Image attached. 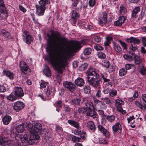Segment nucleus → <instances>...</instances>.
<instances>
[{"label":"nucleus","mask_w":146,"mask_h":146,"mask_svg":"<svg viewBox=\"0 0 146 146\" xmlns=\"http://www.w3.org/2000/svg\"><path fill=\"white\" fill-rule=\"evenodd\" d=\"M102 65L107 68L109 67L110 64L109 61L107 60H104V62L102 63Z\"/></svg>","instance_id":"e433bc0d"},{"label":"nucleus","mask_w":146,"mask_h":146,"mask_svg":"<svg viewBox=\"0 0 146 146\" xmlns=\"http://www.w3.org/2000/svg\"><path fill=\"white\" fill-rule=\"evenodd\" d=\"M51 34H47L48 37V46L50 51L48 60L52 65L55 67L59 74L62 73L67 66L66 56L73 54L75 50L79 49L84 45H86V40L76 42L72 48L68 46V39L62 37L60 33L57 31L51 30Z\"/></svg>","instance_id":"f257e3e1"},{"label":"nucleus","mask_w":146,"mask_h":146,"mask_svg":"<svg viewBox=\"0 0 146 146\" xmlns=\"http://www.w3.org/2000/svg\"><path fill=\"white\" fill-rule=\"evenodd\" d=\"M8 139L4 137H0V145L2 146L6 145L8 144Z\"/></svg>","instance_id":"5701e85b"},{"label":"nucleus","mask_w":146,"mask_h":146,"mask_svg":"<svg viewBox=\"0 0 146 146\" xmlns=\"http://www.w3.org/2000/svg\"><path fill=\"white\" fill-rule=\"evenodd\" d=\"M80 17L79 13L77 11L76 9L72 11L71 17V21L72 24L76 23L77 20Z\"/></svg>","instance_id":"9d476101"},{"label":"nucleus","mask_w":146,"mask_h":146,"mask_svg":"<svg viewBox=\"0 0 146 146\" xmlns=\"http://www.w3.org/2000/svg\"><path fill=\"white\" fill-rule=\"evenodd\" d=\"M117 110L119 112L123 114H124L125 113V111L123 110L121 106H116Z\"/></svg>","instance_id":"3c124183"},{"label":"nucleus","mask_w":146,"mask_h":146,"mask_svg":"<svg viewBox=\"0 0 146 146\" xmlns=\"http://www.w3.org/2000/svg\"><path fill=\"white\" fill-rule=\"evenodd\" d=\"M72 8L73 7H76L77 6L80 1V0H73L72 1Z\"/></svg>","instance_id":"c03bdc74"},{"label":"nucleus","mask_w":146,"mask_h":146,"mask_svg":"<svg viewBox=\"0 0 146 146\" xmlns=\"http://www.w3.org/2000/svg\"><path fill=\"white\" fill-rule=\"evenodd\" d=\"M94 39L95 42H99L101 40V37L98 36H96L94 37Z\"/></svg>","instance_id":"052dcab7"},{"label":"nucleus","mask_w":146,"mask_h":146,"mask_svg":"<svg viewBox=\"0 0 146 146\" xmlns=\"http://www.w3.org/2000/svg\"><path fill=\"white\" fill-rule=\"evenodd\" d=\"M23 89L20 87H15V89L14 96L13 94H11L9 96L7 97V99L9 100H14L17 99H19L24 95Z\"/></svg>","instance_id":"39448f33"},{"label":"nucleus","mask_w":146,"mask_h":146,"mask_svg":"<svg viewBox=\"0 0 146 146\" xmlns=\"http://www.w3.org/2000/svg\"><path fill=\"white\" fill-rule=\"evenodd\" d=\"M87 126L88 128L92 131H94L96 128L94 123L92 121H89L87 123Z\"/></svg>","instance_id":"bb28decb"},{"label":"nucleus","mask_w":146,"mask_h":146,"mask_svg":"<svg viewBox=\"0 0 146 146\" xmlns=\"http://www.w3.org/2000/svg\"><path fill=\"white\" fill-rule=\"evenodd\" d=\"M101 75L104 82H108L110 81V80L108 78V75L106 73H102L101 74Z\"/></svg>","instance_id":"7c9ffc66"},{"label":"nucleus","mask_w":146,"mask_h":146,"mask_svg":"<svg viewBox=\"0 0 146 146\" xmlns=\"http://www.w3.org/2000/svg\"><path fill=\"white\" fill-rule=\"evenodd\" d=\"M68 122L71 125L77 129H78L79 128V123L73 120H68Z\"/></svg>","instance_id":"b1692460"},{"label":"nucleus","mask_w":146,"mask_h":146,"mask_svg":"<svg viewBox=\"0 0 146 146\" xmlns=\"http://www.w3.org/2000/svg\"><path fill=\"white\" fill-rule=\"evenodd\" d=\"M130 50L132 51H134L137 49V48L136 46H133V44H132L129 47Z\"/></svg>","instance_id":"0e129e2a"},{"label":"nucleus","mask_w":146,"mask_h":146,"mask_svg":"<svg viewBox=\"0 0 146 146\" xmlns=\"http://www.w3.org/2000/svg\"><path fill=\"white\" fill-rule=\"evenodd\" d=\"M92 52V49L89 48H87L85 49L84 51V54L85 55H88L90 54Z\"/></svg>","instance_id":"58836bf2"},{"label":"nucleus","mask_w":146,"mask_h":146,"mask_svg":"<svg viewBox=\"0 0 146 146\" xmlns=\"http://www.w3.org/2000/svg\"><path fill=\"white\" fill-rule=\"evenodd\" d=\"M72 141L74 143L81 141L80 138L79 137H77L75 136H74L72 137Z\"/></svg>","instance_id":"79ce46f5"},{"label":"nucleus","mask_w":146,"mask_h":146,"mask_svg":"<svg viewBox=\"0 0 146 146\" xmlns=\"http://www.w3.org/2000/svg\"><path fill=\"white\" fill-rule=\"evenodd\" d=\"M112 41V38L111 37L107 38L106 40L104 42L105 45L108 46L110 44Z\"/></svg>","instance_id":"f704fd0d"},{"label":"nucleus","mask_w":146,"mask_h":146,"mask_svg":"<svg viewBox=\"0 0 146 146\" xmlns=\"http://www.w3.org/2000/svg\"><path fill=\"white\" fill-rule=\"evenodd\" d=\"M134 65L133 64H127L125 65V69L127 70H129L133 67Z\"/></svg>","instance_id":"4d7b16f0"},{"label":"nucleus","mask_w":146,"mask_h":146,"mask_svg":"<svg viewBox=\"0 0 146 146\" xmlns=\"http://www.w3.org/2000/svg\"><path fill=\"white\" fill-rule=\"evenodd\" d=\"M96 3V0H89V6L91 7H92L95 5Z\"/></svg>","instance_id":"864d4df0"},{"label":"nucleus","mask_w":146,"mask_h":146,"mask_svg":"<svg viewBox=\"0 0 146 146\" xmlns=\"http://www.w3.org/2000/svg\"><path fill=\"white\" fill-rule=\"evenodd\" d=\"M107 15L106 12H103L101 14L98 20V23L100 25L103 26L106 23Z\"/></svg>","instance_id":"1a4fd4ad"},{"label":"nucleus","mask_w":146,"mask_h":146,"mask_svg":"<svg viewBox=\"0 0 146 146\" xmlns=\"http://www.w3.org/2000/svg\"><path fill=\"white\" fill-rule=\"evenodd\" d=\"M140 73L142 75H146V68L143 66L140 70Z\"/></svg>","instance_id":"de8ad7c7"},{"label":"nucleus","mask_w":146,"mask_h":146,"mask_svg":"<svg viewBox=\"0 0 146 146\" xmlns=\"http://www.w3.org/2000/svg\"><path fill=\"white\" fill-rule=\"evenodd\" d=\"M24 106L25 105L23 102L20 101H17L14 104L13 108L16 111H19L23 109Z\"/></svg>","instance_id":"ddd939ff"},{"label":"nucleus","mask_w":146,"mask_h":146,"mask_svg":"<svg viewBox=\"0 0 146 146\" xmlns=\"http://www.w3.org/2000/svg\"><path fill=\"white\" fill-rule=\"evenodd\" d=\"M86 108L87 109L93 108V104L92 102L90 101H87L86 103Z\"/></svg>","instance_id":"4c0bfd02"},{"label":"nucleus","mask_w":146,"mask_h":146,"mask_svg":"<svg viewBox=\"0 0 146 146\" xmlns=\"http://www.w3.org/2000/svg\"><path fill=\"white\" fill-rule=\"evenodd\" d=\"M5 91V87L3 85H0V92H4Z\"/></svg>","instance_id":"69168bd1"},{"label":"nucleus","mask_w":146,"mask_h":146,"mask_svg":"<svg viewBox=\"0 0 146 146\" xmlns=\"http://www.w3.org/2000/svg\"><path fill=\"white\" fill-rule=\"evenodd\" d=\"M113 47L114 50L117 52H119L121 50V48L120 46L117 44L113 42Z\"/></svg>","instance_id":"c756f323"},{"label":"nucleus","mask_w":146,"mask_h":146,"mask_svg":"<svg viewBox=\"0 0 146 146\" xmlns=\"http://www.w3.org/2000/svg\"><path fill=\"white\" fill-rule=\"evenodd\" d=\"M99 143L100 144H107V141L105 139L102 138H100L99 139Z\"/></svg>","instance_id":"bf43d9fd"},{"label":"nucleus","mask_w":146,"mask_h":146,"mask_svg":"<svg viewBox=\"0 0 146 146\" xmlns=\"http://www.w3.org/2000/svg\"><path fill=\"white\" fill-rule=\"evenodd\" d=\"M88 109L86 107L82 108H79L78 109V111L80 113H83L84 112L86 111Z\"/></svg>","instance_id":"6e6d98bb"},{"label":"nucleus","mask_w":146,"mask_h":146,"mask_svg":"<svg viewBox=\"0 0 146 146\" xmlns=\"http://www.w3.org/2000/svg\"><path fill=\"white\" fill-rule=\"evenodd\" d=\"M106 119L108 121L111 122L113 121L115 119V116L113 115H108Z\"/></svg>","instance_id":"ea45409f"},{"label":"nucleus","mask_w":146,"mask_h":146,"mask_svg":"<svg viewBox=\"0 0 146 146\" xmlns=\"http://www.w3.org/2000/svg\"><path fill=\"white\" fill-rule=\"evenodd\" d=\"M124 58L128 61H131L133 60V57L131 56L128 55L126 54H125L123 55Z\"/></svg>","instance_id":"37998d69"},{"label":"nucleus","mask_w":146,"mask_h":146,"mask_svg":"<svg viewBox=\"0 0 146 146\" xmlns=\"http://www.w3.org/2000/svg\"><path fill=\"white\" fill-rule=\"evenodd\" d=\"M127 41L128 43H133L134 45L135 44H139L140 43V40L139 39L133 38L132 37H130L129 38L127 39Z\"/></svg>","instance_id":"f3484780"},{"label":"nucleus","mask_w":146,"mask_h":146,"mask_svg":"<svg viewBox=\"0 0 146 146\" xmlns=\"http://www.w3.org/2000/svg\"><path fill=\"white\" fill-rule=\"evenodd\" d=\"M3 74L11 80L13 78V74L8 70H4Z\"/></svg>","instance_id":"aec40b11"},{"label":"nucleus","mask_w":146,"mask_h":146,"mask_svg":"<svg viewBox=\"0 0 146 146\" xmlns=\"http://www.w3.org/2000/svg\"><path fill=\"white\" fill-rule=\"evenodd\" d=\"M131 55H132V56L134 58L135 64H139L141 62V60L140 57L135 55L134 53H132L131 54Z\"/></svg>","instance_id":"cd10ccee"},{"label":"nucleus","mask_w":146,"mask_h":146,"mask_svg":"<svg viewBox=\"0 0 146 146\" xmlns=\"http://www.w3.org/2000/svg\"><path fill=\"white\" fill-rule=\"evenodd\" d=\"M142 41L144 46L146 47V37H144L142 38Z\"/></svg>","instance_id":"774afa93"},{"label":"nucleus","mask_w":146,"mask_h":146,"mask_svg":"<svg viewBox=\"0 0 146 146\" xmlns=\"http://www.w3.org/2000/svg\"><path fill=\"white\" fill-rule=\"evenodd\" d=\"M43 72L47 76H51V72L49 67L47 65L46 66L43 70Z\"/></svg>","instance_id":"c85d7f7f"},{"label":"nucleus","mask_w":146,"mask_h":146,"mask_svg":"<svg viewBox=\"0 0 146 146\" xmlns=\"http://www.w3.org/2000/svg\"><path fill=\"white\" fill-rule=\"evenodd\" d=\"M112 128L114 133H121L122 128L121 125L120 123L118 122L115 123V124L112 126Z\"/></svg>","instance_id":"f8f14e48"},{"label":"nucleus","mask_w":146,"mask_h":146,"mask_svg":"<svg viewBox=\"0 0 146 146\" xmlns=\"http://www.w3.org/2000/svg\"><path fill=\"white\" fill-rule=\"evenodd\" d=\"M24 125H25V127H27L30 132L29 140H38L39 139V135L41 133L42 129L41 125L40 123H36L33 126L30 122H27L24 123Z\"/></svg>","instance_id":"f03ea898"},{"label":"nucleus","mask_w":146,"mask_h":146,"mask_svg":"<svg viewBox=\"0 0 146 146\" xmlns=\"http://www.w3.org/2000/svg\"><path fill=\"white\" fill-rule=\"evenodd\" d=\"M0 19L2 20L5 19L8 16V13L7 10L5 9L3 11H0Z\"/></svg>","instance_id":"393cba45"},{"label":"nucleus","mask_w":146,"mask_h":146,"mask_svg":"<svg viewBox=\"0 0 146 146\" xmlns=\"http://www.w3.org/2000/svg\"><path fill=\"white\" fill-rule=\"evenodd\" d=\"M87 116H89L92 117L94 119L96 118L97 114L95 111L91 113H87Z\"/></svg>","instance_id":"09e8293b"},{"label":"nucleus","mask_w":146,"mask_h":146,"mask_svg":"<svg viewBox=\"0 0 146 146\" xmlns=\"http://www.w3.org/2000/svg\"><path fill=\"white\" fill-rule=\"evenodd\" d=\"M75 83L76 85L79 86H82L84 84V80L81 78H78L75 81Z\"/></svg>","instance_id":"6ab92c4d"},{"label":"nucleus","mask_w":146,"mask_h":146,"mask_svg":"<svg viewBox=\"0 0 146 146\" xmlns=\"http://www.w3.org/2000/svg\"><path fill=\"white\" fill-rule=\"evenodd\" d=\"M19 140L21 141V142H22V143L26 142L28 141V140H27L26 139H25V138H24L23 137L22 135H20L19 136Z\"/></svg>","instance_id":"13d9d810"},{"label":"nucleus","mask_w":146,"mask_h":146,"mask_svg":"<svg viewBox=\"0 0 146 146\" xmlns=\"http://www.w3.org/2000/svg\"><path fill=\"white\" fill-rule=\"evenodd\" d=\"M90 86H85L84 88V90L85 93H88L90 92L91 90L89 89Z\"/></svg>","instance_id":"680f3d73"},{"label":"nucleus","mask_w":146,"mask_h":146,"mask_svg":"<svg viewBox=\"0 0 146 146\" xmlns=\"http://www.w3.org/2000/svg\"><path fill=\"white\" fill-rule=\"evenodd\" d=\"M117 93V91L115 90H113L109 93V95L110 96L113 97L116 96Z\"/></svg>","instance_id":"603ef678"},{"label":"nucleus","mask_w":146,"mask_h":146,"mask_svg":"<svg viewBox=\"0 0 146 146\" xmlns=\"http://www.w3.org/2000/svg\"><path fill=\"white\" fill-rule=\"evenodd\" d=\"M127 71L124 68L121 69L119 71V75L120 76H125L127 73Z\"/></svg>","instance_id":"2f4dec72"},{"label":"nucleus","mask_w":146,"mask_h":146,"mask_svg":"<svg viewBox=\"0 0 146 146\" xmlns=\"http://www.w3.org/2000/svg\"><path fill=\"white\" fill-rule=\"evenodd\" d=\"M23 39L27 44H30L33 41V38L29 33L27 31H25L22 35Z\"/></svg>","instance_id":"0eeeda50"},{"label":"nucleus","mask_w":146,"mask_h":146,"mask_svg":"<svg viewBox=\"0 0 146 146\" xmlns=\"http://www.w3.org/2000/svg\"><path fill=\"white\" fill-rule=\"evenodd\" d=\"M119 41L122 46L123 49L126 50L127 49V44L126 43L122 42L121 40H119Z\"/></svg>","instance_id":"8fccbe9b"},{"label":"nucleus","mask_w":146,"mask_h":146,"mask_svg":"<svg viewBox=\"0 0 146 146\" xmlns=\"http://www.w3.org/2000/svg\"><path fill=\"white\" fill-rule=\"evenodd\" d=\"M126 8L123 5H121L120 7L119 10V13L122 15H125L127 12Z\"/></svg>","instance_id":"473e14b6"},{"label":"nucleus","mask_w":146,"mask_h":146,"mask_svg":"<svg viewBox=\"0 0 146 146\" xmlns=\"http://www.w3.org/2000/svg\"><path fill=\"white\" fill-rule=\"evenodd\" d=\"M50 3V0H40L38 1L39 5H35L36 14L38 16L43 15L46 9V6L49 5Z\"/></svg>","instance_id":"20e7f679"},{"label":"nucleus","mask_w":146,"mask_h":146,"mask_svg":"<svg viewBox=\"0 0 146 146\" xmlns=\"http://www.w3.org/2000/svg\"><path fill=\"white\" fill-rule=\"evenodd\" d=\"M5 9H6L3 0H0V11H3Z\"/></svg>","instance_id":"72a5a7b5"},{"label":"nucleus","mask_w":146,"mask_h":146,"mask_svg":"<svg viewBox=\"0 0 146 146\" xmlns=\"http://www.w3.org/2000/svg\"><path fill=\"white\" fill-rule=\"evenodd\" d=\"M11 119L12 118L10 116L6 115L3 118L2 120L3 124L7 125L10 123Z\"/></svg>","instance_id":"a211bd4d"},{"label":"nucleus","mask_w":146,"mask_h":146,"mask_svg":"<svg viewBox=\"0 0 146 146\" xmlns=\"http://www.w3.org/2000/svg\"><path fill=\"white\" fill-rule=\"evenodd\" d=\"M20 69L22 72L25 74H29L31 72V70L29 68L28 65L22 67L20 68Z\"/></svg>","instance_id":"4be33fe9"},{"label":"nucleus","mask_w":146,"mask_h":146,"mask_svg":"<svg viewBox=\"0 0 146 146\" xmlns=\"http://www.w3.org/2000/svg\"><path fill=\"white\" fill-rule=\"evenodd\" d=\"M27 65L26 63L24 61H21L20 62L19 66L20 68L22 67V66H24Z\"/></svg>","instance_id":"e2e57ef3"},{"label":"nucleus","mask_w":146,"mask_h":146,"mask_svg":"<svg viewBox=\"0 0 146 146\" xmlns=\"http://www.w3.org/2000/svg\"><path fill=\"white\" fill-rule=\"evenodd\" d=\"M140 11V8L139 7H135L132 11L131 17L134 18H136L137 14Z\"/></svg>","instance_id":"a878e982"},{"label":"nucleus","mask_w":146,"mask_h":146,"mask_svg":"<svg viewBox=\"0 0 146 146\" xmlns=\"http://www.w3.org/2000/svg\"><path fill=\"white\" fill-rule=\"evenodd\" d=\"M1 35L6 40L9 39H12L13 37L11 36V34L8 31L5 29H2L1 31Z\"/></svg>","instance_id":"9b49d317"},{"label":"nucleus","mask_w":146,"mask_h":146,"mask_svg":"<svg viewBox=\"0 0 146 146\" xmlns=\"http://www.w3.org/2000/svg\"><path fill=\"white\" fill-rule=\"evenodd\" d=\"M20 10L22 11L23 13H24L26 12V9L23 7L22 5H20L19 6Z\"/></svg>","instance_id":"338daca9"},{"label":"nucleus","mask_w":146,"mask_h":146,"mask_svg":"<svg viewBox=\"0 0 146 146\" xmlns=\"http://www.w3.org/2000/svg\"><path fill=\"white\" fill-rule=\"evenodd\" d=\"M98 127L99 130L102 132L106 137H109L110 135V133L102 125H98Z\"/></svg>","instance_id":"2eb2a0df"},{"label":"nucleus","mask_w":146,"mask_h":146,"mask_svg":"<svg viewBox=\"0 0 146 146\" xmlns=\"http://www.w3.org/2000/svg\"><path fill=\"white\" fill-rule=\"evenodd\" d=\"M41 81L42 82H41L40 84V88H45L47 85L48 84V83L42 80H41Z\"/></svg>","instance_id":"49530a36"},{"label":"nucleus","mask_w":146,"mask_h":146,"mask_svg":"<svg viewBox=\"0 0 146 146\" xmlns=\"http://www.w3.org/2000/svg\"><path fill=\"white\" fill-rule=\"evenodd\" d=\"M97 55L100 58L104 59L106 58V54L104 52H100L98 53Z\"/></svg>","instance_id":"c9c22d12"},{"label":"nucleus","mask_w":146,"mask_h":146,"mask_svg":"<svg viewBox=\"0 0 146 146\" xmlns=\"http://www.w3.org/2000/svg\"><path fill=\"white\" fill-rule=\"evenodd\" d=\"M126 19V17L124 16H120L118 19L114 23V25L116 26H120L124 23Z\"/></svg>","instance_id":"4468645a"},{"label":"nucleus","mask_w":146,"mask_h":146,"mask_svg":"<svg viewBox=\"0 0 146 146\" xmlns=\"http://www.w3.org/2000/svg\"><path fill=\"white\" fill-rule=\"evenodd\" d=\"M94 48L97 50H103L104 49L103 48L102 46L98 45H95Z\"/></svg>","instance_id":"5fc2aeb1"},{"label":"nucleus","mask_w":146,"mask_h":146,"mask_svg":"<svg viewBox=\"0 0 146 146\" xmlns=\"http://www.w3.org/2000/svg\"><path fill=\"white\" fill-rule=\"evenodd\" d=\"M25 126L24 125V123L21 124H19L15 127V129L16 131L18 133H22L24 130Z\"/></svg>","instance_id":"412c9836"},{"label":"nucleus","mask_w":146,"mask_h":146,"mask_svg":"<svg viewBox=\"0 0 146 146\" xmlns=\"http://www.w3.org/2000/svg\"><path fill=\"white\" fill-rule=\"evenodd\" d=\"M124 104L123 101H115V106H121Z\"/></svg>","instance_id":"a18cd8bd"},{"label":"nucleus","mask_w":146,"mask_h":146,"mask_svg":"<svg viewBox=\"0 0 146 146\" xmlns=\"http://www.w3.org/2000/svg\"><path fill=\"white\" fill-rule=\"evenodd\" d=\"M88 82L89 84L94 88H97L100 84L101 80L98 72L92 69L88 70Z\"/></svg>","instance_id":"7ed1b4c3"},{"label":"nucleus","mask_w":146,"mask_h":146,"mask_svg":"<svg viewBox=\"0 0 146 146\" xmlns=\"http://www.w3.org/2000/svg\"><path fill=\"white\" fill-rule=\"evenodd\" d=\"M47 90L46 92V95H47L45 98H44L42 94L40 95L39 96L40 97L42 100L45 99L48 100H50L52 97L54 95V94L53 92L54 89L51 87L48 86L47 88Z\"/></svg>","instance_id":"423d86ee"},{"label":"nucleus","mask_w":146,"mask_h":146,"mask_svg":"<svg viewBox=\"0 0 146 146\" xmlns=\"http://www.w3.org/2000/svg\"><path fill=\"white\" fill-rule=\"evenodd\" d=\"M63 84L65 88L71 92H73L76 88L75 85L71 82L64 81L63 82Z\"/></svg>","instance_id":"6e6552de"},{"label":"nucleus","mask_w":146,"mask_h":146,"mask_svg":"<svg viewBox=\"0 0 146 146\" xmlns=\"http://www.w3.org/2000/svg\"><path fill=\"white\" fill-rule=\"evenodd\" d=\"M136 105L142 109H146V101H135Z\"/></svg>","instance_id":"dca6fc26"},{"label":"nucleus","mask_w":146,"mask_h":146,"mask_svg":"<svg viewBox=\"0 0 146 146\" xmlns=\"http://www.w3.org/2000/svg\"><path fill=\"white\" fill-rule=\"evenodd\" d=\"M88 66V64L86 63H84L80 67V69L81 71H83L85 69H87Z\"/></svg>","instance_id":"a19ab883"}]
</instances>
